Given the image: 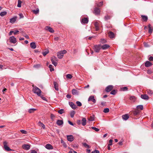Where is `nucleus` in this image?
Masks as SVG:
<instances>
[{
    "label": "nucleus",
    "instance_id": "1",
    "mask_svg": "<svg viewBox=\"0 0 153 153\" xmlns=\"http://www.w3.org/2000/svg\"><path fill=\"white\" fill-rule=\"evenodd\" d=\"M33 92L37 94L38 96H40L41 95V91L40 89L36 86H33Z\"/></svg>",
    "mask_w": 153,
    "mask_h": 153
},
{
    "label": "nucleus",
    "instance_id": "2",
    "mask_svg": "<svg viewBox=\"0 0 153 153\" xmlns=\"http://www.w3.org/2000/svg\"><path fill=\"white\" fill-rule=\"evenodd\" d=\"M67 53V51L65 50L61 51L57 53V56L59 59L62 58L64 54Z\"/></svg>",
    "mask_w": 153,
    "mask_h": 153
},
{
    "label": "nucleus",
    "instance_id": "3",
    "mask_svg": "<svg viewBox=\"0 0 153 153\" xmlns=\"http://www.w3.org/2000/svg\"><path fill=\"white\" fill-rule=\"evenodd\" d=\"M101 48V46L100 45H94L93 49L94 51L97 53L99 52Z\"/></svg>",
    "mask_w": 153,
    "mask_h": 153
},
{
    "label": "nucleus",
    "instance_id": "4",
    "mask_svg": "<svg viewBox=\"0 0 153 153\" xmlns=\"http://www.w3.org/2000/svg\"><path fill=\"white\" fill-rule=\"evenodd\" d=\"M10 42L13 44H15L16 42V38L14 36L10 37L9 39Z\"/></svg>",
    "mask_w": 153,
    "mask_h": 153
},
{
    "label": "nucleus",
    "instance_id": "5",
    "mask_svg": "<svg viewBox=\"0 0 153 153\" xmlns=\"http://www.w3.org/2000/svg\"><path fill=\"white\" fill-rule=\"evenodd\" d=\"M67 138L68 141L72 142L74 140V137L72 135H67Z\"/></svg>",
    "mask_w": 153,
    "mask_h": 153
},
{
    "label": "nucleus",
    "instance_id": "6",
    "mask_svg": "<svg viewBox=\"0 0 153 153\" xmlns=\"http://www.w3.org/2000/svg\"><path fill=\"white\" fill-rule=\"evenodd\" d=\"M99 22H100L97 21L94 22V25L95 27L96 30V31H98L99 29Z\"/></svg>",
    "mask_w": 153,
    "mask_h": 153
},
{
    "label": "nucleus",
    "instance_id": "7",
    "mask_svg": "<svg viewBox=\"0 0 153 153\" xmlns=\"http://www.w3.org/2000/svg\"><path fill=\"white\" fill-rule=\"evenodd\" d=\"M23 149L26 150H28L30 149V146L29 144H24L22 145Z\"/></svg>",
    "mask_w": 153,
    "mask_h": 153
},
{
    "label": "nucleus",
    "instance_id": "8",
    "mask_svg": "<svg viewBox=\"0 0 153 153\" xmlns=\"http://www.w3.org/2000/svg\"><path fill=\"white\" fill-rule=\"evenodd\" d=\"M3 143L4 145V149L6 151H9L12 150L7 146V143L6 141L4 142Z\"/></svg>",
    "mask_w": 153,
    "mask_h": 153
},
{
    "label": "nucleus",
    "instance_id": "9",
    "mask_svg": "<svg viewBox=\"0 0 153 153\" xmlns=\"http://www.w3.org/2000/svg\"><path fill=\"white\" fill-rule=\"evenodd\" d=\"M113 86L112 85H109L107 86L105 88V91L107 92L110 91L113 88Z\"/></svg>",
    "mask_w": 153,
    "mask_h": 153
},
{
    "label": "nucleus",
    "instance_id": "10",
    "mask_svg": "<svg viewBox=\"0 0 153 153\" xmlns=\"http://www.w3.org/2000/svg\"><path fill=\"white\" fill-rule=\"evenodd\" d=\"M88 101H91L93 102L94 103H95L96 102V100L94 99V97L93 96H90L88 98Z\"/></svg>",
    "mask_w": 153,
    "mask_h": 153
},
{
    "label": "nucleus",
    "instance_id": "11",
    "mask_svg": "<svg viewBox=\"0 0 153 153\" xmlns=\"http://www.w3.org/2000/svg\"><path fill=\"white\" fill-rule=\"evenodd\" d=\"M100 9L97 7H95L94 8V13L95 15H97L100 14Z\"/></svg>",
    "mask_w": 153,
    "mask_h": 153
},
{
    "label": "nucleus",
    "instance_id": "12",
    "mask_svg": "<svg viewBox=\"0 0 153 153\" xmlns=\"http://www.w3.org/2000/svg\"><path fill=\"white\" fill-rule=\"evenodd\" d=\"M148 26L149 28L148 32L149 33L151 34L153 32V27L152 26H151L150 24L148 25Z\"/></svg>",
    "mask_w": 153,
    "mask_h": 153
},
{
    "label": "nucleus",
    "instance_id": "13",
    "mask_svg": "<svg viewBox=\"0 0 153 153\" xmlns=\"http://www.w3.org/2000/svg\"><path fill=\"white\" fill-rule=\"evenodd\" d=\"M69 104L72 109H76V106L74 103L72 102H69Z\"/></svg>",
    "mask_w": 153,
    "mask_h": 153
},
{
    "label": "nucleus",
    "instance_id": "14",
    "mask_svg": "<svg viewBox=\"0 0 153 153\" xmlns=\"http://www.w3.org/2000/svg\"><path fill=\"white\" fill-rule=\"evenodd\" d=\"M45 29L46 30H48L51 33H53L54 32V30H53V29L48 26H47L45 27Z\"/></svg>",
    "mask_w": 153,
    "mask_h": 153
},
{
    "label": "nucleus",
    "instance_id": "15",
    "mask_svg": "<svg viewBox=\"0 0 153 153\" xmlns=\"http://www.w3.org/2000/svg\"><path fill=\"white\" fill-rule=\"evenodd\" d=\"M141 97L144 100H148L149 99V97L147 94H142Z\"/></svg>",
    "mask_w": 153,
    "mask_h": 153
},
{
    "label": "nucleus",
    "instance_id": "16",
    "mask_svg": "<svg viewBox=\"0 0 153 153\" xmlns=\"http://www.w3.org/2000/svg\"><path fill=\"white\" fill-rule=\"evenodd\" d=\"M72 93L73 95H78L79 92L76 89H73L72 90Z\"/></svg>",
    "mask_w": 153,
    "mask_h": 153
},
{
    "label": "nucleus",
    "instance_id": "17",
    "mask_svg": "<svg viewBox=\"0 0 153 153\" xmlns=\"http://www.w3.org/2000/svg\"><path fill=\"white\" fill-rule=\"evenodd\" d=\"M88 19L87 18H85L82 19L81 20V22L82 23L86 24L88 22Z\"/></svg>",
    "mask_w": 153,
    "mask_h": 153
},
{
    "label": "nucleus",
    "instance_id": "18",
    "mask_svg": "<svg viewBox=\"0 0 153 153\" xmlns=\"http://www.w3.org/2000/svg\"><path fill=\"white\" fill-rule=\"evenodd\" d=\"M146 91L147 93L150 96H152L153 95V91L150 89H147Z\"/></svg>",
    "mask_w": 153,
    "mask_h": 153
},
{
    "label": "nucleus",
    "instance_id": "19",
    "mask_svg": "<svg viewBox=\"0 0 153 153\" xmlns=\"http://www.w3.org/2000/svg\"><path fill=\"white\" fill-rule=\"evenodd\" d=\"M152 65V64L149 61H146L145 63V65L147 67L151 66Z\"/></svg>",
    "mask_w": 153,
    "mask_h": 153
},
{
    "label": "nucleus",
    "instance_id": "20",
    "mask_svg": "<svg viewBox=\"0 0 153 153\" xmlns=\"http://www.w3.org/2000/svg\"><path fill=\"white\" fill-rule=\"evenodd\" d=\"M110 47V46L107 44H105L101 46V48L103 50H105Z\"/></svg>",
    "mask_w": 153,
    "mask_h": 153
},
{
    "label": "nucleus",
    "instance_id": "21",
    "mask_svg": "<svg viewBox=\"0 0 153 153\" xmlns=\"http://www.w3.org/2000/svg\"><path fill=\"white\" fill-rule=\"evenodd\" d=\"M46 149H53V147L50 144H47L45 146Z\"/></svg>",
    "mask_w": 153,
    "mask_h": 153
},
{
    "label": "nucleus",
    "instance_id": "22",
    "mask_svg": "<svg viewBox=\"0 0 153 153\" xmlns=\"http://www.w3.org/2000/svg\"><path fill=\"white\" fill-rule=\"evenodd\" d=\"M122 118L125 120H126L129 118V116L128 114L123 115L122 116Z\"/></svg>",
    "mask_w": 153,
    "mask_h": 153
},
{
    "label": "nucleus",
    "instance_id": "23",
    "mask_svg": "<svg viewBox=\"0 0 153 153\" xmlns=\"http://www.w3.org/2000/svg\"><path fill=\"white\" fill-rule=\"evenodd\" d=\"M108 36L111 38H112L114 37V33L111 31H110L108 33Z\"/></svg>",
    "mask_w": 153,
    "mask_h": 153
},
{
    "label": "nucleus",
    "instance_id": "24",
    "mask_svg": "<svg viewBox=\"0 0 153 153\" xmlns=\"http://www.w3.org/2000/svg\"><path fill=\"white\" fill-rule=\"evenodd\" d=\"M30 46L33 49H35L36 47L35 43L34 42L31 43L30 44Z\"/></svg>",
    "mask_w": 153,
    "mask_h": 153
},
{
    "label": "nucleus",
    "instance_id": "25",
    "mask_svg": "<svg viewBox=\"0 0 153 153\" xmlns=\"http://www.w3.org/2000/svg\"><path fill=\"white\" fill-rule=\"evenodd\" d=\"M63 123V121L62 120H58L56 122L57 124L59 126L62 125Z\"/></svg>",
    "mask_w": 153,
    "mask_h": 153
},
{
    "label": "nucleus",
    "instance_id": "26",
    "mask_svg": "<svg viewBox=\"0 0 153 153\" xmlns=\"http://www.w3.org/2000/svg\"><path fill=\"white\" fill-rule=\"evenodd\" d=\"M53 83L54 85V87L55 90L56 91H58L59 88L58 84L56 82H54Z\"/></svg>",
    "mask_w": 153,
    "mask_h": 153
},
{
    "label": "nucleus",
    "instance_id": "27",
    "mask_svg": "<svg viewBox=\"0 0 153 153\" xmlns=\"http://www.w3.org/2000/svg\"><path fill=\"white\" fill-rule=\"evenodd\" d=\"M86 120L85 118H83L82 120L81 123L82 125L84 126L86 124Z\"/></svg>",
    "mask_w": 153,
    "mask_h": 153
},
{
    "label": "nucleus",
    "instance_id": "28",
    "mask_svg": "<svg viewBox=\"0 0 153 153\" xmlns=\"http://www.w3.org/2000/svg\"><path fill=\"white\" fill-rule=\"evenodd\" d=\"M16 20V18L13 17L10 19V22L12 24L14 23Z\"/></svg>",
    "mask_w": 153,
    "mask_h": 153
},
{
    "label": "nucleus",
    "instance_id": "29",
    "mask_svg": "<svg viewBox=\"0 0 153 153\" xmlns=\"http://www.w3.org/2000/svg\"><path fill=\"white\" fill-rule=\"evenodd\" d=\"M141 17L144 21H146L148 20V17L146 16L141 15Z\"/></svg>",
    "mask_w": 153,
    "mask_h": 153
},
{
    "label": "nucleus",
    "instance_id": "30",
    "mask_svg": "<svg viewBox=\"0 0 153 153\" xmlns=\"http://www.w3.org/2000/svg\"><path fill=\"white\" fill-rule=\"evenodd\" d=\"M51 60L52 62L57 61L58 60L57 58L55 56H53L52 57L51 59Z\"/></svg>",
    "mask_w": 153,
    "mask_h": 153
},
{
    "label": "nucleus",
    "instance_id": "31",
    "mask_svg": "<svg viewBox=\"0 0 153 153\" xmlns=\"http://www.w3.org/2000/svg\"><path fill=\"white\" fill-rule=\"evenodd\" d=\"M49 52V51L48 50H46L45 51H43L42 52V54L44 56H45Z\"/></svg>",
    "mask_w": 153,
    "mask_h": 153
},
{
    "label": "nucleus",
    "instance_id": "32",
    "mask_svg": "<svg viewBox=\"0 0 153 153\" xmlns=\"http://www.w3.org/2000/svg\"><path fill=\"white\" fill-rule=\"evenodd\" d=\"M36 110V109L33 108H30L29 109L28 112L29 113H33Z\"/></svg>",
    "mask_w": 153,
    "mask_h": 153
},
{
    "label": "nucleus",
    "instance_id": "33",
    "mask_svg": "<svg viewBox=\"0 0 153 153\" xmlns=\"http://www.w3.org/2000/svg\"><path fill=\"white\" fill-rule=\"evenodd\" d=\"M139 112L138 110H136L133 112L134 115H137L139 114Z\"/></svg>",
    "mask_w": 153,
    "mask_h": 153
},
{
    "label": "nucleus",
    "instance_id": "34",
    "mask_svg": "<svg viewBox=\"0 0 153 153\" xmlns=\"http://www.w3.org/2000/svg\"><path fill=\"white\" fill-rule=\"evenodd\" d=\"M75 111H72L71 112L70 116L71 118H73L74 117V115L75 114Z\"/></svg>",
    "mask_w": 153,
    "mask_h": 153
},
{
    "label": "nucleus",
    "instance_id": "35",
    "mask_svg": "<svg viewBox=\"0 0 153 153\" xmlns=\"http://www.w3.org/2000/svg\"><path fill=\"white\" fill-rule=\"evenodd\" d=\"M7 14V13L6 11H3L1 12L0 13V15L1 16H3L5 15H6Z\"/></svg>",
    "mask_w": 153,
    "mask_h": 153
},
{
    "label": "nucleus",
    "instance_id": "36",
    "mask_svg": "<svg viewBox=\"0 0 153 153\" xmlns=\"http://www.w3.org/2000/svg\"><path fill=\"white\" fill-rule=\"evenodd\" d=\"M83 145L85 147L87 148H90V147L89 146L86 144V143H82Z\"/></svg>",
    "mask_w": 153,
    "mask_h": 153
},
{
    "label": "nucleus",
    "instance_id": "37",
    "mask_svg": "<svg viewBox=\"0 0 153 153\" xmlns=\"http://www.w3.org/2000/svg\"><path fill=\"white\" fill-rule=\"evenodd\" d=\"M49 68H50V70L51 71H53L54 70V69L53 68V66L51 65H50L49 66Z\"/></svg>",
    "mask_w": 153,
    "mask_h": 153
},
{
    "label": "nucleus",
    "instance_id": "38",
    "mask_svg": "<svg viewBox=\"0 0 153 153\" xmlns=\"http://www.w3.org/2000/svg\"><path fill=\"white\" fill-rule=\"evenodd\" d=\"M137 108L138 109H140L141 110H142L143 109V105H140L137 106Z\"/></svg>",
    "mask_w": 153,
    "mask_h": 153
},
{
    "label": "nucleus",
    "instance_id": "39",
    "mask_svg": "<svg viewBox=\"0 0 153 153\" xmlns=\"http://www.w3.org/2000/svg\"><path fill=\"white\" fill-rule=\"evenodd\" d=\"M103 5V2L102 1L101 2H100L97 5L98 7H100L102 6Z\"/></svg>",
    "mask_w": 153,
    "mask_h": 153
},
{
    "label": "nucleus",
    "instance_id": "40",
    "mask_svg": "<svg viewBox=\"0 0 153 153\" xmlns=\"http://www.w3.org/2000/svg\"><path fill=\"white\" fill-rule=\"evenodd\" d=\"M22 3V1L20 0H18V4H17V7H21V4Z\"/></svg>",
    "mask_w": 153,
    "mask_h": 153
},
{
    "label": "nucleus",
    "instance_id": "41",
    "mask_svg": "<svg viewBox=\"0 0 153 153\" xmlns=\"http://www.w3.org/2000/svg\"><path fill=\"white\" fill-rule=\"evenodd\" d=\"M76 103L78 106H81L82 105V103L79 101H77L76 102Z\"/></svg>",
    "mask_w": 153,
    "mask_h": 153
},
{
    "label": "nucleus",
    "instance_id": "42",
    "mask_svg": "<svg viewBox=\"0 0 153 153\" xmlns=\"http://www.w3.org/2000/svg\"><path fill=\"white\" fill-rule=\"evenodd\" d=\"M66 77L68 79H71L72 78V76L70 74H68L66 75Z\"/></svg>",
    "mask_w": 153,
    "mask_h": 153
},
{
    "label": "nucleus",
    "instance_id": "43",
    "mask_svg": "<svg viewBox=\"0 0 153 153\" xmlns=\"http://www.w3.org/2000/svg\"><path fill=\"white\" fill-rule=\"evenodd\" d=\"M109 110L108 108H105L103 110V112L104 113H107L109 112Z\"/></svg>",
    "mask_w": 153,
    "mask_h": 153
},
{
    "label": "nucleus",
    "instance_id": "44",
    "mask_svg": "<svg viewBox=\"0 0 153 153\" xmlns=\"http://www.w3.org/2000/svg\"><path fill=\"white\" fill-rule=\"evenodd\" d=\"M91 128L94 130L96 131H99L100 129L97 128H96L95 127H91Z\"/></svg>",
    "mask_w": 153,
    "mask_h": 153
},
{
    "label": "nucleus",
    "instance_id": "45",
    "mask_svg": "<svg viewBox=\"0 0 153 153\" xmlns=\"http://www.w3.org/2000/svg\"><path fill=\"white\" fill-rule=\"evenodd\" d=\"M64 109H60L58 111V113L60 114H62L64 112Z\"/></svg>",
    "mask_w": 153,
    "mask_h": 153
},
{
    "label": "nucleus",
    "instance_id": "46",
    "mask_svg": "<svg viewBox=\"0 0 153 153\" xmlns=\"http://www.w3.org/2000/svg\"><path fill=\"white\" fill-rule=\"evenodd\" d=\"M55 117V116L54 114H51V118L52 120L53 121L54 120V118Z\"/></svg>",
    "mask_w": 153,
    "mask_h": 153
},
{
    "label": "nucleus",
    "instance_id": "47",
    "mask_svg": "<svg viewBox=\"0 0 153 153\" xmlns=\"http://www.w3.org/2000/svg\"><path fill=\"white\" fill-rule=\"evenodd\" d=\"M116 91L115 90H113L110 92L111 94L115 95L116 93Z\"/></svg>",
    "mask_w": 153,
    "mask_h": 153
},
{
    "label": "nucleus",
    "instance_id": "48",
    "mask_svg": "<svg viewBox=\"0 0 153 153\" xmlns=\"http://www.w3.org/2000/svg\"><path fill=\"white\" fill-rule=\"evenodd\" d=\"M19 31L17 30H15L14 31L13 33L14 35H16L18 34V33Z\"/></svg>",
    "mask_w": 153,
    "mask_h": 153
},
{
    "label": "nucleus",
    "instance_id": "49",
    "mask_svg": "<svg viewBox=\"0 0 153 153\" xmlns=\"http://www.w3.org/2000/svg\"><path fill=\"white\" fill-rule=\"evenodd\" d=\"M33 11L34 13H35V14H37L39 13V10L38 9H37L36 10H33Z\"/></svg>",
    "mask_w": 153,
    "mask_h": 153
},
{
    "label": "nucleus",
    "instance_id": "50",
    "mask_svg": "<svg viewBox=\"0 0 153 153\" xmlns=\"http://www.w3.org/2000/svg\"><path fill=\"white\" fill-rule=\"evenodd\" d=\"M88 120L90 121H93L94 120V117L93 116H91L89 119Z\"/></svg>",
    "mask_w": 153,
    "mask_h": 153
},
{
    "label": "nucleus",
    "instance_id": "51",
    "mask_svg": "<svg viewBox=\"0 0 153 153\" xmlns=\"http://www.w3.org/2000/svg\"><path fill=\"white\" fill-rule=\"evenodd\" d=\"M130 100L133 101H134L135 100V97L134 96H131L130 98Z\"/></svg>",
    "mask_w": 153,
    "mask_h": 153
},
{
    "label": "nucleus",
    "instance_id": "52",
    "mask_svg": "<svg viewBox=\"0 0 153 153\" xmlns=\"http://www.w3.org/2000/svg\"><path fill=\"white\" fill-rule=\"evenodd\" d=\"M128 90V88L127 87H125L121 88V90L123 91H126Z\"/></svg>",
    "mask_w": 153,
    "mask_h": 153
},
{
    "label": "nucleus",
    "instance_id": "53",
    "mask_svg": "<svg viewBox=\"0 0 153 153\" xmlns=\"http://www.w3.org/2000/svg\"><path fill=\"white\" fill-rule=\"evenodd\" d=\"M20 131L23 134H27V132L26 131H25L23 130H20Z\"/></svg>",
    "mask_w": 153,
    "mask_h": 153
},
{
    "label": "nucleus",
    "instance_id": "54",
    "mask_svg": "<svg viewBox=\"0 0 153 153\" xmlns=\"http://www.w3.org/2000/svg\"><path fill=\"white\" fill-rule=\"evenodd\" d=\"M100 42L102 43H105L106 42V41L104 39H101Z\"/></svg>",
    "mask_w": 153,
    "mask_h": 153
},
{
    "label": "nucleus",
    "instance_id": "55",
    "mask_svg": "<svg viewBox=\"0 0 153 153\" xmlns=\"http://www.w3.org/2000/svg\"><path fill=\"white\" fill-rule=\"evenodd\" d=\"M149 60L151 61H153V56H150L149 58Z\"/></svg>",
    "mask_w": 153,
    "mask_h": 153
},
{
    "label": "nucleus",
    "instance_id": "56",
    "mask_svg": "<svg viewBox=\"0 0 153 153\" xmlns=\"http://www.w3.org/2000/svg\"><path fill=\"white\" fill-rule=\"evenodd\" d=\"M110 18L109 16H105L104 17L105 19V20H108V19H109Z\"/></svg>",
    "mask_w": 153,
    "mask_h": 153
},
{
    "label": "nucleus",
    "instance_id": "57",
    "mask_svg": "<svg viewBox=\"0 0 153 153\" xmlns=\"http://www.w3.org/2000/svg\"><path fill=\"white\" fill-rule=\"evenodd\" d=\"M57 61H55V62H52V63L55 66H56L57 65Z\"/></svg>",
    "mask_w": 153,
    "mask_h": 153
},
{
    "label": "nucleus",
    "instance_id": "58",
    "mask_svg": "<svg viewBox=\"0 0 153 153\" xmlns=\"http://www.w3.org/2000/svg\"><path fill=\"white\" fill-rule=\"evenodd\" d=\"M112 142H113V140H112L110 139V140H109V143L108 144V145H109L110 146L112 145Z\"/></svg>",
    "mask_w": 153,
    "mask_h": 153
},
{
    "label": "nucleus",
    "instance_id": "59",
    "mask_svg": "<svg viewBox=\"0 0 153 153\" xmlns=\"http://www.w3.org/2000/svg\"><path fill=\"white\" fill-rule=\"evenodd\" d=\"M40 66V65H34L33 67L35 68H39Z\"/></svg>",
    "mask_w": 153,
    "mask_h": 153
},
{
    "label": "nucleus",
    "instance_id": "60",
    "mask_svg": "<svg viewBox=\"0 0 153 153\" xmlns=\"http://www.w3.org/2000/svg\"><path fill=\"white\" fill-rule=\"evenodd\" d=\"M20 33H24V31H23V30L22 28H20L19 29V30Z\"/></svg>",
    "mask_w": 153,
    "mask_h": 153
},
{
    "label": "nucleus",
    "instance_id": "61",
    "mask_svg": "<svg viewBox=\"0 0 153 153\" xmlns=\"http://www.w3.org/2000/svg\"><path fill=\"white\" fill-rule=\"evenodd\" d=\"M66 97L67 98H68V99H70L71 97V95H69V94H67L66 95Z\"/></svg>",
    "mask_w": 153,
    "mask_h": 153
},
{
    "label": "nucleus",
    "instance_id": "62",
    "mask_svg": "<svg viewBox=\"0 0 153 153\" xmlns=\"http://www.w3.org/2000/svg\"><path fill=\"white\" fill-rule=\"evenodd\" d=\"M13 32H14V31L11 30V31H10L9 32V35H10V36L11 35H12V33H13Z\"/></svg>",
    "mask_w": 153,
    "mask_h": 153
},
{
    "label": "nucleus",
    "instance_id": "63",
    "mask_svg": "<svg viewBox=\"0 0 153 153\" xmlns=\"http://www.w3.org/2000/svg\"><path fill=\"white\" fill-rule=\"evenodd\" d=\"M144 46L146 47H148L149 46L148 45L147 43L146 42L144 43Z\"/></svg>",
    "mask_w": 153,
    "mask_h": 153
},
{
    "label": "nucleus",
    "instance_id": "64",
    "mask_svg": "<svg viewBox=\"0 0 153 153\" xmlns=\"http://www.w3.org/2000/svg\"><path fill=\"white\" fill-rule=\"evenodd\" d=\"M31 153H37V152L35 150H32L31 151Z\"/></svg>",
    "mask_w": 153,
    "mask_h": 153
}]
</instances>
